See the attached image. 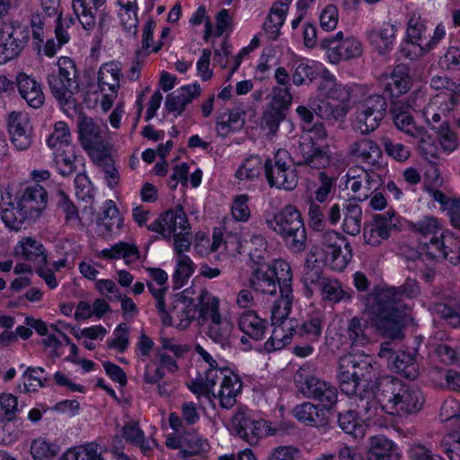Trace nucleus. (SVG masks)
<instances>
[{
	"mask_svg": "<svg viewBox=\"0 0 460 460\" xmlns=\"http://www.w3.org/2000/svg\"><path fill=\"white\" fill-rule=\"evenodd\" d=\"M420 292L418 282L408 279L402 286L383 289L373 297L374 304L369 309L376 315V327L383 335L392 339L402 337V327L409 310L404 299L414 298Z\"/></svg>",
	"mask_w": 460,
	"mask_h": 460,
	"instance_id": "obj_1",
	"label": "nucleus"
},
{
	"mask_svg": "<svg viewBox=\"0 0 460 460\" xmlns=\"http://www.w3.org/2000/svg\"><path fill=\"white\" fill-rule=\"evenodd\" d=\"M292 270L289 263L284 260H274L267 269H257L253 271L250 284L254 291L273 296L278 288L280 297L271 308V321H276L289 315L294 296L292 288Z\"/></svg>",
	"mask_w": 460,
	"mask_h": 460,
	"instance_id": "obj_2",
	"label": "nucleus"
},
{
	"mask_svg": "<svg viewBox=\"0 0 460 460\" xmlns=\"http://www.w3.org/2000/svg\"><path fill=\"white\" fill-rule=\"evenodd\" d=\"M378 399L382 411L399 417L419 412L425 402L419 387L392 376L383 377L378 382Z\"/></svg>",
	"mask_w": 460,
	"mask_h": 460,
	"instance_id": "obj_3",
	"label": "nucleus"
},
{
	"mask_svg": "<svg viewBox=\"0 0 460 460\" xmlns=\"http://www.w3.org/2000/svg\"><path fill=\"white\" fill-rule=\"evenodd\" d=\"M243 382L239 376L227 367L210 370L207 376L191 381L189 389L198 398L205 397L209 402L218 400L223 409H231L236 403V397L241 393Z\"/></svg>",
	"mask_w": 460,
	"mask_h": 460,
	"instance_id": "obj_4",
	"label": "nucleus"
},
{
	"mask_svg": "<svg viewBox=\"0 0 460 460\" xmlns=\"http://www.w3.org/2000/svg\"><path fill=\"white\" fill-rule=\"evenodd\" d=\"M284 317L271 321L273 331L265 342L268 352L282 349L291 341L293 336L304 339L306 342L314 343L319 341L324 326V316L321 312H315L297 324L295 320Z\"/></svg>",
	"mask_w": 460,
	"mask_h": 460,
	"instance_id": "obj_5",
	"label": "nucleus"
},
{
	"mask_svg": "<svg viewBox=\"0 0 460 460\" xmlns=\"http://www.w3.org/2000/svg\"><path fill=\"white\" fill-rule=\"evenodd\" d=\"M267 226L281 237L292 252H301L306 247V230L298 209L293 205L285 206L271 218L266 220Z\"/></svg>",
	"mask_w": 460,
	"mask_h": 460,
	"instance_id": "obj_6",
	"label": "nucleus"
},
{
	"mask_svg": "<svg viewBox=\"0 0 460 460\" xmlns=\"http://www.w3.org/2000/svg\"><path fill=\"white\" fill-rule=\"evenodd\" d=\"M320 237V243L310 252L311 259L335 271L345 270L352 259V249L347 238L334 230H323Z\"/></svg>",
	"mask_w": 460,
	"mask_h": 460,
	"instance_id": "obj_7",
	"label": "nucleus"
},
{
	"mask_svg": "<svg viewBox=\"0 0 460 460\" xmlns=\"http://www.w3.org/2000/svg\"><path fill=\"white\" fill-rule=\"evenodd\" d=\"M429 86L439 93L434 95L422 109V117L427 123L439 122L441 114L455 109L460 99V81H452L448 76L435 75L430 78Z\"/></svg>",
	"mask_w": 460,
	"mask_h": 460,
	"instance_id": "obj_8",
	"label": "nucleus"
},
{
	"mask_svg": "<svg viewBox=\"0 0 460 460\" xmlns=\"http://www.w3.org/2000/svg\"><path fill=\"white\" fill-rule=\"evenodd\" d=\"M445 35L442 24L437 25L432 35L428 34L424 21L419 14L412 13L408 19L406 40L401 46V51L404 57L413 60L433 49Z\"/></svg>",
	"mask_w": 460,
	"mask_h": 460,
	"instance_id": "obj_9",
	"label": "nucleus"
},
{
	"mask_svg": "<svg viewBox=\"0 0 460 460\" xmlns=\"http://www.w3.org/2000/svg\"><path fill=\"white\" fill-rule=\"evenodd\" d=\"M314 371L313 364H303L294 375V383L305 398L314 400L323 408L331 410L338 402V389L332 383L315 376Z\"/></svg>",
	"mask_w": 460,
	"mask_h": 460,
	"instance_id": "obj_10",
	"label": "nucleus"
},
{
	"mask_svg": "<svg viewBox=\"0 0 460 460\" xmlns=\"http://www.w3.org/2000/svg\"><path fill=\"white\" fill-rule=\"evenodd\" d=\"M232 425L236 435L250 446L257 445L266 436L284 434L294 429V425L288 422H279L278 426L272 427L270 422L254 419L243 410L234 413Z\"/></svg>",
	"mask_w": 460,
	"mask_h": 460,
	"instance_id": "obj_11",
	"label": "nucleus"
},
{
	"mask_svg": "<svg viewBox=\"0 0 460 460\" xmlns=\"http://www.w3.org/2000/svg\"><path fill=\"white\" fill-rule=\"evenodd\" d=\"M199 300V319L208 321L207 335L222 348L228 347L232 332L231 323L219 313V299L206 289H201Z\"/></svg>",
	"mask_w": 460,
	"mask_h": 460,
	"instance_id": "obj_12",
	"label": "nucleus"
},
{
	"mask_svg": "<svg viewBox=\"0 0 460 460\" xmlns=\"http://www.w3.org/2000/svg\"><path fill=\"white\" fill-rule=\"evenodd\" d=\"M47 82L53 96L62 104H66L78 88L75 62L68 57H61L47 76Z\"/></svg>",
	"mask_w": 460,
	"mask_h": 460,
	"instance_id": "obj_13",
	"label": "nucleus"
},
{
	"mask_svg": "<svg viewBox=\"0 0 460 460\" xmlns=\"http://www.w3.org/2000/svg\"><path fill=\"white\" fill-rule=\"evenodd\" d=\"M30 40V29L18 20H8L0 27V64L16 58Z\"/></svg>",
	"mask_w": 460,
	"mask_h": 460,
	"instance_id": "obj_14",
	"label": "nucleus"
},
{
	"mask_svg": "<svg viewBox=\"0 0 460 460\" xmlns=\"http://www.w3.org/2000/svg\"><path fill=\"white\" fill-rule=\"evenodd\" d=\"M290 155L285 149H279L274 158L267 159L263 167L267 181L270 187L293 190L298 183V176L290 164Z\"/></svg>",
	"mask_w": 460,
	"mask_h": 460,
	"instance_id": "obj_15",
	"label": "nucleus"
},
{
	"mask_svg": "<svg viewBox=\"0 0 460 460\" xmlns=\"http://www.w3.org/2000/svg\"><path fill=\"white\" fill-rule=\"evenodd\" d=\"M419 253L423 260L437 262L446 260L457 264L460 261V240L448 233L420 240Z\"/></svg>",
	"mask_w": 460,
	"mask_h": 460,
	"instance_id": "obj_16",
	"label": "nucleus"
},
{
	"mask_svg": "<svg viewBox=\"0 0 460 460\" xmlns=\"http://www.w3.org/2000/svg\"><path fill=\"white\" fill-rule=\"evenodd\" d=\"M319 47L333 65L358 58L363 53L362 42L354 36L345 37L342 31L321 40Z\"/></svg>",
	"mask_w": 460,
	"mask_h": 460,
	"instance_id": "obj_17",
	"label": "nucleus"
},
{
	"mask_svg": "<svg viewBox=\"0 0 460 460\" xmlns=\"http://www.w3.org/2000/svg\"><path fill=\"white\" fill-rule=\"evenodd\" d=\"M195 304L192 298L182 295H175L172 301L166 309L164 305L159 312L162 323L165 325H173L178 329H187L190 323L199 316V300Z\"/></svg>",
	"mask_w": 460,
	"mask_h": 460,
	"instance_id": "obj_18",
	"label": "nucleus"
},
{
	"mask_svg": "<svg viewBox=\"0 0 460 460\" xmlns=\"http://www.w3.org/2000/svg\"><path fill=\"white\" fill-rule=\"evenodd\" d=\"M387 103L380 94L364 97L358 106L356 127L362 134H368L379 126L386 113Z\"/></svg>",
	"mask_w": 460,
	"mask_h": 460,
	"instance_id": "obj_19",
	"label": "nucleus"
},
{
	"mask_svg": "<svg viewBox=\"0 0 460 460\" xmlns=\"http://www.w3.org/2000/svg\"><path fill=\"white\" fill-rule=\"evenodd\" d=\"M106 126L102 120L94 119L91 117L82 115L79 117L78 132L81 146L89 152L92 156L96 152H102L104 138L102 136L103 128Z\"/></svg>",
	"mask_w": 460,
	"mask_h": 460,
	"instance_id": "obj_20",
	"label": "nucleus"
},
{
	"mask_svg": "<svg viewBox=\"0 0 460 460\" xmlns=\"http://www.w3.org/2000/svg\"><path fill=\"white\" fill-rule=\"evenodd\" d=\"M11 142L17 150H27L32 144V126L25 112L12 111L8 116Z\"/></svg>",
	"mask_w": 460,
	"mask_h": 460,
	"instance_id": "obj_21",
	"label": "nucleus"
},
{
	"mask_svg": "<svg viewBox=\"0 0 460 460\" xmlns=\"http://www.w3.org/2000/svg\"><path fill=\"white\" fill-rule=\"evenodd\" d=\"M399 223L394 211H386L382 215H376L374 221L364 228L365 243L371 246L379 245L382 241L390 237L391 230Z\"/></svg>",
	"mask_w": 460,
	"mask_h": 460,
	"instance_id": "obj_22",
	"label": "nucleus"
},
{
	"mask_svg": "<svg viewBox=\"0 0 460 460\" xmlns=\"http://www.w3.org/2000/svg\"><path fill=\"white\" fill-rule=\"evenodd\" d=\"M15 257L36 266H46L48 253L40 240L33 236L22 237L13 248Z\"/></svg>",
	"mask_w": 460,
	"mask_h": 460,
	"instance_id": "obj_23",
	"label": "nucleus"
},
{
	"mask_svg": "<svg viewBox=\"0 0 460 460\" xmlns=\"http://www.w3.org/2000/svg\"><path fill=\"white\" fill-rule=\"evenodd\" d=\"M297 152L302 160L297 164L306 165L313 169H324L332 163L330 153L325 149L317 146L311 137H302L298 143Z\"/></svg>",
	"mask_w": 460,
	"mask_h": 460,
	"instance_id": "obj_24",
	"label": "nucleus"
},
{
	"mask_svg": "<svg viewBox=\"0 0 460 460\" xmlns=\"http://www.w3.org/2000/svg\"><path fill=\"white\" fill-rule=\"evenodd\" d=\"M16 201L36 221L47 207V191L41 185L33 184L25 188Z\"/></svg>",
	"mask_w": 460,
	"mask_h": 460,
	"instance_id": "obj_25",
	"label": "nucleus"
},
{
	"mask_svg": "<svg viewBox=\"0 0 460 460\" xmlns=\"http://www.w3.org/2000/svg\"><path fill=\"white\" fill-rule=\"evenodd\" d=\"M397 31L395 23L384 22L379 27L368 29L366 37L380 54H385L393 49Z\"/></svg>",
	"mask_w": 460,
	"mask_h": 460,
	"instance_id": "obj_26",
	"label": "nucleus"
},
{
	"mask_svg": "<svg viewBox=\"0 0 460 460\" xmlns=\"http://www.w3.org/2000/svg\"><path fill=\"white\" fill-rule=\"evenodd\" d=\"M16 84L19 94L30 107L39 109L43 105L45 95L41 84L34 77L25 73H19Z\"/></svg>",
	"mask_w": 460,
	"mask_h": 460,
	"instance_id": "obj_27",
	"label": "nucleus"
},
{
	"mask_svg": "<svg viewBox=\"0 0 460 460\" xmlns=\"http://www.w3.org/2000/svg\"><path fill=\"white\" fill-rule=\"evenodd\" d=\"M411 86L409 68L403 64L397 65L389 75L384 77V91L392 98L406 93Z\"/></svg>",
	"mask_w": 460,
	"mask_h": 460,
	"instance_id": "obj_28",
	"label": "nucleus"
},
{
	"mask_svg": "<svg viewBox=\"0 0 460 460\" xmlns=\"http://www.w3.org/2000/svg\"><path fill=\"white\" fill-rule=\"evenodd\" d=\"M199 94L200 86L199 84L184 85L166 96L165 109L168 112L179 116L184 111L186 105Z\"/></svg>",
	"mask_w": 460,
	"mask_h": 460,
	"instance_id": "obj_29",
	"label": "nucleus"
},
{
	"mask_svg": "<svg viewBox=\"0 0 460 460\" xmlns=\"http://www.w3.org/2000/svg\"><path fill=\"white\" fill-rule=\"evenodd\" d=\"M238 325L245 334L241 338V341L245 343L247 341L246 336L254 341L262 340L269 323L266 319L260 317L254 311L249 310L240 315Z\"/></svg>",
	"mask_w": 460,
	"mask_h": 460,
	"instance_id": "obj_30",
	"label": "nucleus"
},
{
	"mask_svg": "<svg viewBox=\"0 0 460 460\" xmlns=\"http://www.w3.org/2000/svg\"><path fill=\"white\" fill-rule=\"evenodd\" d=\"M349 153L370 165H380L383 157L379 146L369 138H361L351 143Z\"/></svg>",
	"mask_w": 460,
	"mask_h": 460,
	"instance_id": "obj_31",
	"label": "nucleus"
},
{
	"mask_svg": "<svg viewBox=\"0 0 460 460\" xmlns=\"http://www.w3.org/2000/svg\"><path fill=\"white\" fill-rule=\"evenodd\" d=\"M292 0H278L276 1L263 23V30L269 39L276 40L280 32V28L284 24L288 11V6Z\"/></svg>",
	"mask_w": 460,
	"mask_h": 460,
	"instance_id": "obj_32",
	"label": "nucleus"
},
{
	"mask_svg": "<svg viewBox=\"0 0 460 460\" xmlns=\"http://www.w3.org/2000/svg\"><path fill=\"white\" fill-rule=\"evenodd\" d=\"M1 218L4 225L14 231L26 228L35 220L17 202H9L5 208H1Z\"/></svg>",
	"mask_w": 460,
	"mask_h": 460,
	"instance_id": "obj_33",
	"label": "nucleus"
},
{
	"mask_svg": "<svg viewBox=\"0 0 460 460\" xmlns=\"http://www.w3.org/2000/svg\"><path fill=\"white\" fill-rule=\"evenodd\" d=\"M121 77V65L119 62L111 61L102 64L98 71V87L100 92H118Z\"/></svg>",
	"mask_w": 460,
	"mask_h": 460,
	"instance_id": "obj_34",
	"label": "nucleus"
},
{
	"mask_svg": "<svg viewBox=\"0 0 460 460\" xmlns=\"http://www.w3.org/2000/svg\"><path fill=\"white\" fill-rule=\"evenodd\" d=\"M107 0H73L72 8L75 14V19L81 23L86 31H92L96 24L95 15L93 8L95 10L105 4Z\"/></svg>",
	"mask_w": 460,
	"mask_h": 460,
	"instance_id": "obj_35",
	"label": "nucleus"
},
{
	"mask_svg": "<svg viewBox=\"0 0 460 460\" xmlns=\"http://www.w3.org/2000/svg\"><path fill=\"white\" fill-rule=\"evenodd\" d=\"M91 157L103 174V179L107 186L111 190L115 189L120 182V175L112 156L107 152L102 151L93 154Z\"/></svg>",
	"mask_w": 460,
	"mask_h": 460,
	"instance_id": "obj_36",
	"label": "nucleus"
},
{
	"mask_svg": "<svg viewBox=\"0 0 460 460\" xmlns=\"http://www.w3.org/2000/svg\"><path fill=\"white\" fill-rule=\"evenodd\" d=\"M293 412L299 421L308 426L319 427L327 423L324 411L310 402L296 405Z\"/></svg>",
	"mask_w": 460,
	"mask_h": 460,
	"instance_id": "obj_37",
	"label": "nucleus"
},
{
	"mask_svg": "<svg viewBox=\"0 0 460 460\" xmlns=\"http://www.w3.org/2000/svg\"><path fill=\"white\" fill-rule=\"evenodd\" d=\"M367 460H398L393 441L385 436H374L370 438Z\"/></svg>",
	"mask_w": 460,
	"mask_h": 460,
	"instance_id": "obj_38",
	"label": "nucleus"
},
{
	"mask_svg": "<svg viewBox=\"0 0 460 460\" xmlns=\"http://www.w3.org/2000/svg\"><path fill=\"white\" fill-rule=\"evenodd\" d=\"M102 234H111L122 226V219L114 201L109 199L103 204V210L97 223Z\"/></svg>",
	"mask_w": 460,
	"mask_h": 460,
	"instance_id": "obj_39",
	"label": "nucleus"
},
{
	"mask_svg": "<svg viewBox=\"0 0 460 460\" xmlns=\"http://www.w3.org/2000/svg\"><path fill=\"white\" fill-rule=\"evenodd\" d=\"M391 367L402 376L415 379L418 376V363L414 353L404 350L395 352L392 358Z\"/></svg>",
	"mask_w": 460,
	"mask_h": 460,
	"instance_id": "obj_40",
	"label": "nucleus"
},
{
	"mask_svg": "<svg viewBox=\"0 0 460 460\" xmlns=\"http://www.w3.org/2000/svg\"><path fill=\"white\" fill-rule=\"evenodd\" d=\"M165 239L179 234V232H185L190 230V224L186 214L181 207H177L175 209H170L164 213Z\"/></svg>",
	"mask_w": 460,
	"mask_h": 460,
	"instance_id": "obj_41",
	"label": "nucleus"
},
{
	"mask_svg": "<svg viewBox=\"0 0 460 460\" xmlns=\"http://www.w3.org/2000/svg\"><path fill=\"white\" fill-rule=\"evenodd\" d=\"M354 356L356 376L368 386L373 379L376 378L379 373V366L371 356L365 353H354Z\"/></svg>",
	"mask_w": 460,
	"mask_h": 460,
	"instance_id": "obj_42",
	"label": "nucleus"
},
{
	"mask_svg": "<svg viewBox=\"0 0 460 460\" xmlns=\"http://www.w3.org/2000/svg\"><path fill=\"white\" fill-rule=\"evenodd\" d=\"M22 385L18 386L22 393H33L39 388L44 387L45 382L48 380L47 373L40 367H29L22 376Z\"/></svg>",
	"mask_w": 460,
	"mask_h": 460,
	"instance_id": "obj_43",
	"label": "nucleus"
},
{
	"mask_svg": "<svg viewBox=\"0 0 460 460\" xmlns=\"http://www.w3.org/2000/svg\"><path fill=\"white\" fill-rule=\"evenodd\" d=\"M72 136L67 124L64 121H58L54 125L52 133L47 138V145L56 151L73 147L71 146Z\"/></svg>",
	"mask_w": 460,
	"mask_h": 460,
	"instance_id": "obj_44",
	"label": "nucleus"
},
{
	"mask_svg": "<svg viewBox=\"0 0 460 460\" xmlns=\"http://www.w3.org/2000/svg\"><path fill=\"white\" fill-rule=\"evenodd\" d=\"M61 460H104L99 445L93 442L77 446L66 450Z\"/></svg>",
	"mask_w": 460,
	"mask_h": 460,
	"instance_id": "obj_45",
	"label": "nucleus"
},
{
	"mask_svg": "<svg viewBox=\"0 0 460 460\" xmlns=\"http://www.w3.org/2000/svg\"><path fill=\"white\" fill-rule=\"evenodd\" d=\"M322 298L332 303H339L350 299V294L342 288L340 281L334 279L326 278L319 288Z\"/></svg>",
	"mask_w": 460,
	"mask_h": 460,
	"instance_id": "obj_46",
	"label": "nucleus"
},
{
	"mask_svg": "<svg viewBox=\"0 0 460 460\" xmlns=\"http://www.w3.org/2000/svg\"><path fill=\"white\" fill-rule=\"evenodd\" d=\"M101 256L107 260L124 259L125 261L128 263V261L132 260L138 259L139 252L134 244L119 242L109 249H103L101 252Z\"/></svg>",
	"mask_w": 460,
	"mask_h": 460,
	"instance_id": "obj_47",
	"label": "nucleus"
},
{
	"mask_svg": "<svg viewBox=\"0 0 460 460\" xmlns=\"http://www.w3.org/2000/svg\"><path fill=\"white\" fill-rule=\"evenodd\" d=\"M343 231L350 235H357L361 230L362 210L356 203H349L343 209Z\"/></svg>",
	"mask_w": 460,
	"mask_h": 460,
	"instance_id": "obj_48",
	"label": "nucleus"
},
{
	"mask_svg": "<svg viewBox=\"0 0 460 460\" xmlns=\"http://www.w3.org/2000/svg\"><path fill=\"white\" fill-rule=\"evenodd\" d=\"M339 427L347 434L351 435L355 438H362L365 435V426L357 417L354 411L349 410L338 415Z\"/></svg>",
	"mask_w": 460,
	"mask_h": 460,
	"instance_id": "obj_49",
	"label": "nucleus"
},
{
	"mask_svg": "<svg viewBox=\"0 0 460 460\" xmlns=\"http://www.w3.org/2000/svg\"><path fill=\"white\" fill-rule=\"evenodd\" d=\"M357 397L358 398L357 406L367 419L373 418L377 414L379 409L382 410V404L378 399V385L376 392L364 390L363 394H359Z\"/></svg>",
	"mask_w": 460,
	"mask_h": 460,
	"instance_id": "obj_50",
	"label": "nucleus"
},
{
	"mask_svg": "<svg viewBox=\"0 0 460 460\" xmlns=\"http://www.w3.org/2000/svg\"><path fill=\"white\" fill-rule=\"evenodd\" d=\"M321 68L305 62H297L293 65L292 82L300 86L308 84L319 77Z\"/></svg>",
	"mask_w": 460,
	"mask_h": 460,
	"instance_id": "obj_51",
	"label": "nucleus"
},
{
	"mask_svg": "<svg viewBox=\"0 0 460 460\" xmlns=\"http://www.w3.org/2000/svg\"><path fill=\"white\" fill-rule=\"evenodd\" d=\"M176 269L172 276L173 288H182L188 279L194 272L195 265L188 255H180L175 257Z\"/></svg>",
	"mask_w": 460,
	"mask_h": 460,
	"instance_id": "obj_52",
	"label": "nucleus"
},
{
	"mask_svg": "<svg viewBox=\"0 0 460 460\" xmlns=\"http://www.w3.org/2000/svg\"><path fill=\"white\" fill-rule=\"evenodd\" d=\"M410 228L421 235V240H429L430 237L444 234L438 220L432 217H426L415 223H411Z\"/></svg>",
	"mask_w": 460,
	"mask_h": 460,
	"instance_id": "obj_53",
	"label": "nucleus"
},
{
	"mask_svg": "<svg viewBox=\"0 0 460 460\" xmlns=\"http://www.w3.org/2000/svg\"><path fill=\"white\" fill-rule=\"evenodd\" d=\"M432 313L439 315L449 325L454 328H460V301L454 305H448L445 303H436L430 306Z\"/></svg>",
	"mask_w": 460,
	"mask_h": 460,
	"instance_id": "obj_54",
	"label": "nucleus"
},
{
	"mask_svg": "<svg viewBox=\"0 0 460 460\" xmlns=\"http://www.w3.org/2000/svg\"><path fill=\"white\" fill-rule=\"evenodd\" d=\"M431 128L436 130L439 137V143L442 148L447 152H453L459 145L457 136L455 132L450 130L447 121H439L428 123Z\"/></svg>",
	"mask_w": 460,
	"mask_h": 460,
	"instance_id": "obj_55",
	"label": "nucleus"
},
{
	"mask_svg": "<svg viewBox=\"0 0 460 460\" xmlns=\"http://www.w3.org/2000/svg\"><path fill=\"white\" fill-rule=\"evenodd\" d=\"M348 335L351 341V346H363L369 342L367 333V322L358 317H353L348 325Z\"/></svg>",
	"mask_w": 460,
	"mask_h": 460,
	"instance_id": "obj_56",
	"label": "nucleus"
},
{
	"mask_svg": "<svg viewBox=\"0 0 460 460\" xmlns=\"http://www.w3.org/2000/svg\"><path fill=\"white\" fill-rule=\"evenodd\" d=\"M58 208L64 214L67 225L78 226L81 225V218L75 205L69 199L64 191L58 193Z\"/></svg>",
	"mask_w": 460,
	"mask_h": 460,
	"instance_id": "obj_57",
	"label": "nucleus"
},
{
	"mask_svg": "<svg viewBox=\"0 0 460 460\" xmlns=\"http://www.w3.org/2000/svg\"><path fill=\"white\" fill-rule=\"evenodd\" d=\"M286 118V111L268 106L263 112L261 126L271 136L276 135L281 121Z\"/></svg>",
	"mask_w": 460,
	"mask_h": 460,
	"instance_id": "obj_58",
	"label": "nucleus"
},
{
	"mask_svg": "<svg viewBox=\"0 0 460 460\" xmlns=\"http://www.w3.org/2000/svg\"><path fill=\"white\" fill-rule=\"evenodd\" d=\"M75 160L73 147L55 152V164L63 176H69L75 171Z\"/></svg>",
	"mask_w": 460,
	"mask_h": 460,
	"instance_id": "obj_59",
	"label": "nucleus"
},
{
	"mask_svg": "<svg viewBox=\"0 0 460 460\" xmlns=\"http://www.w3.org/2000/svg\"><path fill=\"white\" fill-rule=\"evenodd\" d=\"M59 451V447L43 438H36L31 442V454L35 460H49Z\"/></svg>",
	"mask_w": 460,
	"mask_h": 460,
	"instance_id": "obj_60",
	"label": "nucleus"
},
{
	"mask_svg": "<svg viewBox=\"0 0 460 460\" xmlns=\"http://www.w3.org/2000/svg\"><path fill=\"white\" fill-rule=\"evenodd\" d=\"M262 169L261 159L258 155L247 158L235 172V177L240 181L257 178Z\"/></svg>",
	"mask_w": 460,
	"mask_h": 460,
	"instance_id": "obj_61",
	"label": "nucleus"
},
{
	"mask_svg": "<svg viewBox=\"0 0 460 460\" xmlns=\"http://www.w3.org/2000/svg\"><path fill=\"white\" fill-rule=\"evenodd\" d=\"M413 137L419 140L418 146L423 158L429 163L435 164L438 150L428 133L423 128L416 129V134Z\"/></svg>",
	"mask_w": 460,
	"mask_h": 460,
	"instance_id": "obj_62",
	"label": "nucleus"
},
{
	"mask_svg": "<svg viewBox=\"0 0 460 460\" xmlns=\"http://www.w3.org/2000/svg\"><path fill=\"white\" fill-rule=\"evenodd\" d=\"M44 14L40 13L36 11L31 14L30 26L31 29L32 40L37 49H40L42 43L45 40V25L46 19Z\"/></svg>",
	"mask_w": 460,
	"mask_h": 460,
	"instance_id": "obj_63",
	"label": "nucleus"
},
{
	"mask_svg": "<svg viewBox=\"0 0 460 460\" xmlns=\"http://www.w3.org/2000/svg\"><path fill=\"white\" fill-rule=\"evenodd\" d=\"M440 447L450 460H460V434L458 432H450L444 436Z\"/></svg>",
	"mask_w": 460,
	"mask_h": 460,
	"instance_id": "obj_64",
	"label": "nucleus"
}]
</instances>
